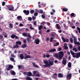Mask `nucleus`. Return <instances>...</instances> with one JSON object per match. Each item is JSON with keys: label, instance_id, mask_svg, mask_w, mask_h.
I'll return each instance as SVG.
<instances>
[{"label": "nucleus", "instance_id": "nucleus-1", "mask_svg": "<svg viewBox=\"0 0 80 80\" xmlns=\"http://www.w3.org/2000/svg\"><path fill=\"white\" fill-rule=\"evenodd\" d=\"M63 56H64V54H63V51H60L58 53H55L54 55L55 57L58 59L59 60H61Z\"/></svg>", "mask_w": 80, "mask_h": 80}, {"label": "nucleus", "instance_id": "nucleus-2", "mask_svg": "<svg viewBox=\"0 0 80 80\" xmlns=\"http://www.w3.org/2000/svg\"><path fill=\"white\" fill-rule=\"evenodd\" d=\"M44 63L45 65H44L43 67H50V65H53L54 62L52 60H49V64L48 63V62L47 60L44 61Z\"/></svg>", "mask_w": 80, "mask_h": 80}, {"label": "nucleus", "instance_id": "nucleus-3", "mask_svg": "<svg viewBox=\"0 0 80 80\" xmlns=\"http://www.w3.org/2000/svg\"><path fill=\"white\" fill-rule=\"evenodd\" d=\"M19 57L21 60H23V58L24 59H27V58H31V56L29 55H27L24 57L23 54H20L19 55Z\"/></svg>", "mask_w": 80, "mask_h": 80}, {"label": "nucleus", "instance_id": "nucleus-4", "mask_svg": "<svg viewBox=\"0 0 80 80\" xmlns=\"http://www.w3.org/2000/svg\"><path fill=\"white\" fill-rule=\"evenodd\" d=\"M16 44L13 47V48H18V47H19V46L18 45H21V44H22V42L20 41H16Z\"/></svg>", "mask_w": 80, "mask_h": 80}, {"label": "nucleus", "instance_id": "nucleus-5", "mask_svg": "<svg viewBox=\"0 0 80 80\" xmlns=\"http://www.w3.org/2000/svg\"><path fill=\"white\" fill-rule=\"evenodd\" d=\"M6 6L8 8V10H9V11H12V10H14V7L12 5H6Z\"/></svg>", "mask_w": 80, "mask_h": 80}, {"label": "nucleus", "instance_id": "nucleus-6", "mask_svg": "<svg viewBox=\"0 0 80 80\" xmlns=\"http://www.w3.org/2000/svg\"><path fill=\"white\" fill-rule=\"evenodd\" d=\"M11 38L13 39L14 38L15 39H17L18 40L19 39V37L14 34H12L11 36Z\"/></svg>", "mask_w": 80, "mask_h": 80}, {"label": "nucleus", "instance_id": "nucleus-7", "mask_svg": "<svg viewBox=\"0 0 80 80\" xmlns=\"http://www.w3.org/2000/svg\"><path fill=\"white\" fill-rule=\"evenodd\" d=\"M66 78L67 80H71L72 78V74L71 73L67 75L66 76Z\"/></svg>", "mask_w": 80, "mask_h": 80}, {"label": "nucleus", "instance_id": "nucleus-8", "mask_svg": "<svg viewBox=\"0 0 80 80\" xmlns=\"http://www.w3.org/2000/svg\"><path fill=\"white\" fill-rule=\"evenodd\" d=\"M79 57H80V52L75 53V55L74 58H78Z\"/></svg>", "mask_w": 80, "mask_h": 80}, {"label": "nucleus", "instance_id": "nucleus-9", "mask_svg": "<svg viewBox=\"0 0 80 80\" xmlns=\"http://www.w3.org/2000/svg\"><path fill=\"white\" fill-rule=\"evenodd\" d=\"M62 62L63 65H66V64H67V60H66V58H63Z\"/></svg>", "mask_w": 80, "mask_h": 80}, {"label": "nucleus", "instance_id": "nucleus-10", "mask_svg": "<svg viewBox=\"0 0 80 80\" xmlns=\"http://www.w3.org/2000/svg\"><path fill=\"white\" fill-rule=\"evenodd\" d=\"M62 40L63 41V42H64V43H65V42H67V43H68V42L69 41V40H68V39H65V38H64L62 37Z\"/></svg>", "mask_w": 80, "mask_h": 80}, {"label": "nucleus", "instance_id": "nucleus-11", "mask_svg": "<svg viewBox=\"0 0 80 80\" xmlns=\"http://www.w3.org/2000/svg\"><path fill=\"white\" fill-rule=\"evenodd\" d=\"M13 68V66L12 65H9L8 68H7V71H9V70H12V69Z\"/></svg>", "mask_w": 80, "mask_h": 80}, {"label": "nucleus", "instance_id": "nucleus-12", "mask_svg": "<svg viewBox=\"0 0 80 80\" xmlns=\"http://www.w3.org/2000/svg\"><path fill=\"white\" fill-rule=\"evenodd\" d=\"M23 13H25L26 15H29V13H30V11H29V10H24L23 11Z\"/></svg>", "mask_w": 80, "mask_h": 80}, {"label": "nucleus", "instance_id": "nucleus-13", "mask_svg": "<svg viewBox=\"0 0 80 80\" xmlns=\"http://www.w3.org/2000/svg\"><path fill=\"white\" fill-rule=\"evenodd\" d=\"M40 39H36L35 40V42L37 45H38L40 43Z\"/></svg>", "mask_w": 80, "mask_h": 80}, {"label": "nucleus", "instance_id": "nucleus-14", "mask_svg": "<svg viewBox=\"0 0 80 80\" xmlns=\"http://www.w3.org/2000/svg\"><path fill=\"white\" fill-rule=\"evenodd\" d=\"M70 52L71 53V55H72L73 57L75 58V53L73 52L72 51V50L70 51Z\"/></svg>", "mask_w": 80, "mask_h": 80}, {"label": "nucleus", "instance_id": "nucleus-15", "mask_svg": "<svg viewBox=\"0 0 80 80\" xmlns=\"http://www.w3.org/2000/svg\"><path fill=\"white\" fill-rule=\"evenodd\" d=\"M56 28L58 30H59L60 28V25L58 24H57L56 25Z\"/></svg>", "mask_w": 80, "mask_h": 80}, {"label": "nucleus", "instance_id": "nucleus-16", "mask_svg": "<svg viewBox=\"0 0 80 80\" xmlns=\"http://www.w3.org/2000/svg\"><path fill=\"white\" fill-rule=\"evenodd\" d=\"M56 49H52L50 50V52L51 53H52H52H53V52H56Z\"/></svg>", "mask_w": 80, "mask_h": 80}, {"label": "nucleus", "instance_id": "nucleus-17", "mask_svg": "<svg viewBox=\"0 0 80 80\" xmlns=\"http://www.w3.org/2000/svg\"><path fill=\"white\" fill-rule=\"evenodd\" d=\"M58 77L59 78H63V76L61 73H59L58 75Z\"/></svg>", "mask_w": 80, "mask_h": 80}, {"label": "nucleus", "instance_id": "nucleus-18", "mask_svg": "<svg viewBox=\"0 0 80 80\" xmlns=\"http://www.w3.org/2000/svg\"><path fill=\"white\" fill-rule=\"evenodd\" d=\"M32 64L34 67H36V68H38V66L35 65V62H32Z\"/></svg>", "mask_w": 80, "mask_h": 80}, {"label": "nucleus", "instance_id": "nucleus-19", "mask_svg": "<svg viewBox=\"0 0 80 80\" xmlns=\"http://www.w3.org/2000/svg\"><path fill=\"white\" fill-rule=\"evenodd\" d=\"M32 75V73L30 72H28L27 74V76H29V77H31Z\"/></svg>", "mask_w": 80, "mask_h": 80}, {"label": "nucleus", "instance_id": "nucleus-20", "mask_svg": "<svg viewBox=\"0 0 80 80\" xmlns=\"http://www.w3.org/2000/svg\"><path fill=\"white\" fill-rule=\"evenodd\" d=\"M43 26L42 25H40L38 27V29L39 30H42V28H43Z\"/></svg>", "mask_w": 80, "mask_h": 80}, {"label": "nucleus", "instance_id": "nucleus-21", "mask_svg": "<svg viewBox=\"0 0 80 80\" xmlns=\"http://www.w3.org/2000/svg\"><path fill=\"white\" fill-rule=\"evenodd\" d=\"M10 73L12 75H15L16 74V73L14 71H10Z\"/></svg>", "mask_w": 80, "mask_h": 80}, {"label": "nucleus", "instance_id": "nucleus-22", "mask_svg": "<svg viewBox=\"0 0 80 80\" xmlns=\"http://www.w3.org/2000/svg\"><path fill=\"white\" fill-rule=\"evenodd\" d=\"M21 47L22 48H26V47H27V44H24Z\"/></svg>", "mask_w": 80, "mask_h": 80}, {"label": "nucleus", "instance_id": "nucleus-23", "mask_svg": "<svg viewBox=\"0 0 80 80\" xmlns=\"http://www.w3.org/2000/svg\"><path fill=\"white\" fill-rule=\"evenodd\" d=\"M68 67L69 68H70L72 67V63L71 62H69L68 64Z\"/></svg>", "mask_w": 80, "mask_h": 80}, {"label": "nucleus", "instance_id": "nucleus-24", "mask_svg": "<svg viewBox=\"0 0 80 80\" xmlns=\"http://www.w3.org/2000/svg\"><path fill=\"white\" fill-rule=\"evenodd\" d=\"M71 17H76V14L73 13H72L71 14Z\"/></svg>", "mask_w": 80, "mask_h": 80}, {"label": "nucleus", "instance_id": "nucleus-25", "mask_svg": "<svg viewBox=\"0 0 80 80\" xmlns=\"http://www.w3.org/2000/svg\"><path fill=\"white\" fill-rule=\"evenodd\" d=\"M10 60H11V61H12V62H14V63L15 62V59H14V58H10Z\"/></svg>", "mask_w": 80, "mask_h": 80}, {"label": "nucleus", "instance_id": "nucleus-26", "mask_svg": "<svg viewBox=\"0 0 80 80\" xmlns=\"http://www.w3.org/2000/svg\"><path fill=\"white\" fill-rule=\"evenodd\" d=\"M62 11L64 12H67L68 11V9L66 8H63L62 9Z\"/></svg>", "mask_w": 80, "mask_h": 80}, {"label": "nucleus", "instance_id": "nucleus-27", "mask_svg": "<svg viewBox=\"0 0 80 80\" xmlns=\"http://www.w3.org/2000/svg\"><path fill=\"white\" fill-rule=\"evenodd\" d=\"M22 35L23 36H24V37H28L27 36V33L24 32L22 33Z\"/></svg>", "mask_w": 80, "mask_h": 80}, {"label": "nucleus", "instance_id": "nucleus-28", "mask_svg": "<svg viewBox=\"0 0 80 80\" xmlns=\"http://www.w3.org/2000/svg\"><path fill=\"white\" fill-rule=\"evenodd\" d=\"M73 42L74 44L77 42V39L76 38H74L73 39Z\"/></svg>", "mask_w": 80, "mask_h": 80}, {"label": "nucleus", "instance_id": "nucleus-29", "mask_svg": "<svg viewBox=\"0 0 80 80\" xmlns=\"http://www.w3.org/2000/svg\"><path fill=\"white\" fill-rule=\"evenodd\" d=\"M72 50L73 51H74V50L76 52H77L78 51V50H77L76 48H73L72 49Z\"/></svg>", "mask_w": 80, "mask_h": 80}, {"label": "nucleus", "instance_id": "nucleus-30", "mask_svg": "<svg viewBox=\"0 0 80 80\" xmlns=\"http://www.w3.org/2000/svg\"><path fill=\"white\" fill-rule=\"evenodd\" d=\"M30 40H31V38H27V40L28 43H30Z\"/></svg>", "mask_w": 80, "mask_h": 80}, {"label": "nucleus", "instance_id": "nucleus-31", "mask_svg": "<svg viewBox=\"0 0 80 80\" xmlns=\"http://www.w3.org/2000/svg\"><path fill=\"white\" fill-rule=\"evenodd\" d=\"M70 41L71 43H73V38H70Z\"/></svg>", "mask_w": 80, "mask_h": 80}, {"label": "nucleus", "instance_id": "nucleus-32", "mask_svg": "<svg viewBox=\"0 0 80 80\" xmlns=\"http://www.w3.org/2000/svg\"><path fill=\"white\" fill-rule=\"evenodd\" d=\"M39 12L40 13H43V11L42 9H40L39 11Z\"/></svg>", "mask_w": 80, "mask_h": 80}, {"label": "nucleus", "instance_id": "nucleus-33", "mask_svg": "<svg viewBox=\"0 0 80 80\" xmlns=\"http://www.w3.org/2000/svg\"><path fill=\"white\" fill-rule=\"evenodd\" d=\"M35 11L33 10H32L30 11V13L31 14H33V13H34Z\"/></svg>", "mask_w": 80, "mask_h": 80}, {"label": "nucleus", "instance_id": "nucleus-34", "mask_svg": "<svg viewBox=\"0 0 80 80\" xmlns=\"http://www.w3.org/2000/svg\"><path fill=\"white\" fill-rule=\"evenodd\" d=\"M64 50H67L68 48L67 47V46H66V45H64Z\"/></svg>", "mask_w": 80, "mask_h": 80}, {"label": "nucleus", "instance_id": "nucleus-35", "mask_svg": "<svg viewBox=\"0 0 80 80\" xmlns=\"http://www.w3.org/2000/svg\"><path fill=\"white\" fill-rule=\"evenodd\" d=\"M9 25H10L9 28H13V24H9Z\"/></svg>", "mask_w": 80, "mask_h": 80}, {"label": "nucleus", "instance_id": "nucleus-36", "mask_svg": "<svg viewBox=\"0 0 80 80\" xmlns=\"http://www.w3.org/2000/svg\"><path fill=\"white\" fill-rule=\"evenodd\" d=\"M75 45H78V46H80V43L79 42H76L75 44Z\"/></svg>", "mask_w": 80, "mask_h": 80}, {"label": "nucleus", "instance_id": "nucleus-37", "mask_svg": "<svg viewBox=\"0 0 80 80\" xmlns=\"http://www.w3.org/2000/svg\"><path fill=\"white\" fill-rule=\"evenodd\" d=\"M32 18V20H35V19H36V17H35L34 16H33Z\"/></svg>", "mask_w": 80, "mask_h": 80}, {"label": "nucleus", "instance_id": "nucleus-38", "mask_svg": "<svg viewBox=\"0 0 80 80\" xmlns=\"http://www.w3.org/2000/svg\"><path fill=\"white\" fill-rule=\"evenodd\" d=\"M11 57H12V58H15V57L14 55V54H11Z\"/></svg>", "mask_w": 80, "mask_h": 80}, {"label": "nucleus", "instance_id": "nucleus-39", "mask_svg": "<svg viewBox=\"0 0 80 80\" xmlns=\"http://www.w3.org/2000/svg\"><path fill=\"white\" fill-rule=\"evenodd\" d=\"M34 15L35 17H37V15H38V12H35L34 13Z\"/></svg>", "mask_w": 80, "mask_h": 80}, {"label": "nucleus", "instance_id": "nucleus-40", "mask_svg": "<svg viewBox=\"0 0 80 80\" xmlns=\"http://www.w3.org/2000/svg\"><path fill=\"white\" fill-rule=\"evenodd\" d=\"M28 20H30V21H32V18L31 17H29L28 18Z\"/></svg>", "mask_w": 80, "mask_h": 80}, {"label": "nucleus", "instance_id": "nucleus-41", "mask_svg": "<svg viewBox=\"0 0 80 80\" xmlns=\"http://www.w3.org/2000/svg\"><path fill=\"white\" fill-rule=\"evenodd\" d=\"M77 30H78V32L79 33H80V28H79L78 27H77Z\"/></svg>", "mask_w": 80, "mask_h": 80}, {"label": "nucleus", "instance_id": "nucleus-42", "mask_svg": "<svg viewBox=\"0 0 80 80\" xmlns=\"http://www.w3.org/2000/svg\"><path fill=\"white\" fill-rule=\"evenodd\" d=\"M22 18V17L21 16H18L17 17V19L18 20V19H20Z\"/></svg>", "mask_w": 80, "mask_h": 80}, {"label": "nucleus", "instance_id": "nucleus-43", "mask_svg": "<svg viewBox=\"0 0 80 80\" xmlns=\"http://www.w3.org/2000/svg\"><path fill=\"white\" fill-rule=\"evenodd\" d=\"M5 2H2V6H5Z\"/></svg>", "mask_w": 80, "mask_h": 80}, {"label": "nucleus", "instance_id": "nucleus-44", "mask_svg": "<svg viewBox=\"0 0 80 80\" xmlns=\"http://www.w3.org/2000/svg\"><path fill=\"white\" fill-rule=\"evenodd\" d=\"M46 23H47V25H48V26H50V25H51V24H50V22H46Z\"/></svg>", "mask_w": 80, "mask_h": 80}, {"label": "nucleus", "instance_id": "nucleus-45", "mask_svg": "<svg viewBox=\"0 0 80 80\" xmlns=\"http://www.w3.org/2000/svg\"><path fill=\"white\" fill-rule=\"evenodd\" d=\"M42 18L43 19H45V16L44 15H42Z\"/></svg>", "mask_w": 80, "mask_h": 80}, {"label": "nucleus", "instance_id": "nucleus-46", "mask_svg": "<svg viewBox=\"0 0 80 80\" xmlns=\"http://www.w3.org/2000/svg\"><path fill=\"white\" fill-rule=\"evenodd\" d=\"M50 56L49 54H48L46 55V57L47 58H50Z\"/></svg>", "mask_w": 80, "mask_h": 80}, {"label": "nucleus", "instance_id": "nucleus-47", "mask_svg": "<svg viewBox=\"0 0 80 80\" xmlns=\"http://www.w3.org/2000/svg\"><path fill=\"white\" fill-rule=\"evenodd\" d=\"M3 38V36L2 35H0V39H2Z\"/></svg>", "mask_w": 80, "mask_h": 80}, {"label": "nucleus", "instance_id": "nucleus-48", "mask_svg": "<svg viewBox=\"0 0 80 80\" xmlns=\"http://www.w3.org/2000/svg\"><path fill=\"white\" fill-rule=\"evenodd\" d=\"M36 77H40V75L38 74H36Z\"/></svg>", "mask_w": 80, "mask_h": 80}, {"label": "nucleus", "instance_id": "nucleus-49", "mask_svg": "<svg viewBox=\"0 0 80 80\" xmlns=\"http://www.w3.org/2000/svg\"><path fill=\"white\" fill-rule=\"evenodd\" d=\"M34 25H35V26H36L37 25V22L35 21L34 22Z\"/></svg>", "mask_w": 80, "mask_h": 80}, {"label": "nucleus", "instance_id": "nucleus-50", "mask_svg": "<svg viewBox=\"0 0 80 80\" xmlns=\"http://www.w3.org/2000/svg\"><path fill=\"white\" fill-rule=\"evenodd\" d=\"M72 47H73V46H72V45L70 44L69 47H70V48H71V49H72Z\"/></svg>", "mask_w": 80, "mask_h": 80}, {"label": "nucleus", "instance_id": "nucleus-51", "mask_svg": "<svg viewBox=\"0 0 80 80\" xmlns=\"http://www.w3.org/2000/svg\"><path fill=\"white\" fill-rule=\"evenodd\" d=\"M62 50V48L59 47L58 48V51H61Z\"/></svg>", "mask_w": 80, "mask_h": 80}, {"label": "nucleus", "instance_id": "nucleus-52", "mask_svg": "<svg viewBox=\"0 0 80 80\" xmlns=\"http://www.w3.org/2000/svg\"><path fill=\"white\" fill-rule=\"evenodd\" d=\"M30 29H31V30H34V28H32V26H30Z\"/></svg>", "mask_w": 80, "mask_h": 80}, {"label": "nucleus", "instance_id": "nucleus-53", "mask_svg": "<svg viewBox=\"0 0 80 80\" xmlns=\"http://www.w3.org/2000/svg\"><path fill=\"white\" fill-rule=\"evenodd\" d=\"M28 36V37H29V38H32V37H31V36H30V34H28V36Z\"/></svg>", "mask_w": 80, "mask_h": 80}, {"label": "nucleus", "instance_id": "nucleus-54", "mask_svg": "<svg viewBox=\"0 0 80 80\" xmlns=\"http://www.w3.org/2000/svg\"><path fill=\"white\" fill-rule=\"evenodd\" d=\"M23 25L22 23H20L19 24L20 27H23Z\"/></svg>", "mask_w": 80, "mask_h": 80}, {"label": "nucleus", "instance_id": "nucleus-55", "mask_svg": "<svg viewBox=\"0 0 80 80\" xmlns=\"http://www.w3.org/2000/svg\"><path fill=\"white\" fill-rule=\"evenodd\" d=\"M45 57H46V55H45V54H43V58H45Z\"/></svg>", "mask_w": 80, "mask_h": 80}, {"label": "nucleus", "instance_id": "nucleus-56", "mask_svg": "<svg viewBox=\"0 0 80 80\" xmlns=\"http://www.w3.org/2000/svg\"><path fill=\"white\" fill-rule=\"evenodd\" d=\"M72 28L73 29H75V26H72Z\"/></svg>", "mask_w": 80, "mask_h": 80}, {"label": "nucleus", "instance_id": "nucleus-57", "mask_svg": "<svg viewBox=\"0 0 80 80\" xmlns=\"http://www.w3.org/2000/svg\"><path fill=\"white\" fill-rule=\"evenodd\" d=\"M45 23V22H42L41 23V25H44V23Z\"/></svg>", "mask_w": 80, "mask_h": 80}, {"label": "nucleus", "instance_id": "nucleus-58", "mask_svg": "<svg viewBox=\"0 0 80 80\" xmlns=\"http://www.w3.org/2000/svg\"><path fill=\"white\" fill-rule=\"evenodd\" d=\"M23 42L24 43H26V42H27V41H26V40H24L23 41Z\"/></svg>", "mask_w": 80, "mask_h": 80}, {"label": "nucleus", "instance_id": "nucleus-59", "mask_svg": "<svg viewBox=\"0 0 80 80\" xmlns=\"http://www.w3.org/2000/svg\"><path fill=\"white\" fill-rule=\"evenodd\" d=\"M36 72H37L36 71H34L33 72V74L34 75H35L36 74Z\"/></svg>", "mask_w": 80, "mask_h": 80}, {"label": "nucleus", "instance_id": "nucleus-60", "mask_svg": "<svg viewBox=\"0 0 80 80\" xmlns=\"http://www.w3.org/2000/svg\"><path fill=\"white\" fill-rule=\"evenodd\" d=\"M50 29H48V30H47V33H48V32H50Z\"/></svg>", "mask_w": 80, "mask_h": 80}, {"label": "nucleus", "instance_id": "nucleus-61", "mask_svg": "<svg viewBox=\"0 0 80 80\" xmlns=\"http://www.w3.org/2000/svg\"><path fill=\"white\" fill-rule=\"evenodd\" d=\"M21 66H20V65H19L18 66V68L19 69H20V68H21Z\"/></svg>", "mask_w": 80, "mask_h": 80}, {"label": "nucleus", "instance_id": "nucleus-62", "mask_svg": "<svg viewBox=\"0 0 80 80\" xmlns=\"http://www.w3.org/2000/svg\"><path fill=\"white\" fill-rule=\"evenodd\" d=\"M46 41H48V40H49V38H46Z\"/></svg>", "mask_w": 80, "mask_h": 80}, {"label": "nucleus", "instance_id": "nucleus-63", "mask_svg": "<svg viewBox=\"0 0 80 80\" xmlns=\"http://www.w3.org/2000/svg\"><path fill=\"white\" fill-rule=\"evenodd\" d=\"M78 50H79V51H80V46H78Z\"/></svg>", "mask_w": 80, "mask_h": 80}, {"label": "nucleus", "instance_id": "nucleus-64", "mask_svg": "<svg viewBox=\"0 0 80 80\" xmlns=\"http://www.w3.org/2000/svg\"><path fill=\"white\" fill-rule=\"evenodd\" d=\"M68 55H70V52H68Z\"/></svg>", "mask_w": 80, "mask_h": 80}]
</instances>
